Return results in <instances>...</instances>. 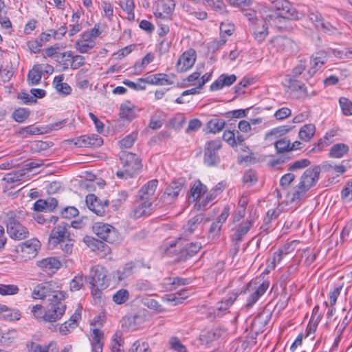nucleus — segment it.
<instances>
[{
	"label": "nucleus",
	"mask_w": 352,
	"mask_h": 352,
	"mask_svg": "<svg viewBox=\"0 0 352 352\" xmlns=\"http://www.w3.org/2000/svg\"><path fill=\"white\" fill-rule=\"evenodd\" d=\"M67 223L61 221L51 231L48 247L50 249L59 248L67 254H71L74 246V240L71 238Z\"/></svg>",
	"instance_id": "1"
},
{
	"label": "nucleus",
	"mask_w": 352,
	"mask_h": 352,
	"mask_svg": "<svg viewBox=\"0 0 352 352\" xmlns=\"http://www.w3.org/2000/svg\"><path fill=\"white\" fill-rule=\"evenodd\" d=\"M272 7L275 12L266 16V20L270 24L275 23L280 19H298V13L287 0H274Z\"/></svg>",
	"instance_id": "2"
},
{
	"label": "nucleus",
	"mask_w": 352,
	"mask_h": 352,
	"mask_svg": "<svg viewBox=\"0 0 352 352\" xmlns=\"http://www.w3.org/2000/svg\"><path fill=\"white\" fill-rule=\"evenodd\" d=\"M123 170L117 171L118 178L127 179L132 177L141 168V162L138 155L132 153L122 151L120 155Z\"/></svg>",
	"instance_id": "3"
},
{
	"label": "nucleus",
	"mask_w": 352,
	"mask_h": 352,
	"mask_svg": "<svg viewBox=\"0 0 352 352\" xmlns=\"http://www.w3.org/2000/svg\"><path fill=\"white\" fill-rule=\"evenodd\" d=\"M34 299L47 300L50 305H54L63 303L66 298V294L60 290L52 289L51 287H35L32 292Z\"/></svg>",
	"instance_id": "4"
},
{
	"label": "nucleus",
	"mask_w": 352,
	"mask_h": 352,
	"mask_svg": "<svg viewBox=\"0 0 352 352\" xmlns=\"http://www.w3.org/2000/svg\"><path fill=\"white\" fill-rule=\"evenodd\" d=\"M93 232L101 239L108 243H113L118 241L119 234L112 226L103 222H96L94 224Z\"/></svg>",
	"instance_id": "5"
},
{
	"label": "nucleus",
	"mask_w": 352,
	"mask_h": 352,
	"mask_svg": "<svg viewBox=\"0 0 352 352\" xmlns=\"http://www.w3.org/2000/svg\"><path fill=\"white\" fill-rule=\"evenodd\" d=\"M296 241H293L290 243L283 246L281 249L274 252L272 256L269 258L266 263V267L264 270V274H268L275 269L277 264H278L283 258L284 255L289 254L294 250Z\"/></svg>",
	"instance_id": "6"
},
{
	"label": "nucleus",
	"mask_w": 352,
	"mask_h": 352,
	"mask_svg": "<svg viewBox=\"0 0 352 352\" xmlns=\"http://www.w3.org/2000/svg\"><path fill=\"white\" fill-rule=\"evenodd\" d=\"M221 147V141L220 140H214L209 141L206 143L204 153V162L207 166H212L217 164L219 158L217 154V151Z\"/></svg>",
	"instance_id": "7"
},
{
	"label": "nucleus",
	"mask_w": 352,
	"mask_h": 352,
	"mask_svg": "<svg viewBox=\"0 0 352 352\" xmlns=\"http://www.w3.org/2000/svg\"><path fill=\"white\" fill-rule=\"evenodd\" d=\"M197 59L196 51L193 49H188L184 52L179 56L177 64L176 69L178 72L188 71L195 65Z\"/></svg>",
	"instance_id": "8"
},
{
	"label": "nucleus",
	"mask_w": 352,
	"mask_h": 352,
	"mask_svg": "<svg viewBox=\"0 0 352 352\" xmlns=\"http://www.w3.org/2000/svg\"><path fill=\"white\" fill-rule=\"evenodd\" d=\"M175 8V3L173 0H159L155 4V16L158 19H170Z\"/></svg>",
	"instance_id": "9"
},
{
	"label": "nucleus",
	"mask_w": 352,
	"mask_h": 352,
	"mask_svg": "<svg viewBox=\"0 0 352 352\" xmlns=\"http://www.w3.org/2000/svg\"><path fill=\"white\" fill-rule=\"evenodd\" d=\"M320 173V169L318 166H314L306 169L300 178L299 184H300L301 186L310 189L318 182Z\"/></svg>",
	"instance_id": "10"
},
{
	"label": "nucleus",
	"mask_w": 352,
	"mask_h": 352,
	"mask_svg": "<svg viewBox=\"0 0 352 352\" xmlns=\"http://www.w3.org/2000/svg\"><path fill=\"white\" fill-rule=\"evenodd\" d=\"M86 204L89 209L98 216H103L105 213V209L109 204L107 200L101 201L93 194H89L86 197Z\"/></svg>",
	"instance_id": "11"
},
{
	"label": "nucleus",
	"mask_w": 352,
	"mask_h": 352,
	"mask_svg": "<svg viewBox=\"0 0 352 352\" xmlns=\"http://www.w3.org/2000/svg\"><path fill=\"white\" fill-rule=\"evenodd\" d=\"M106 271L104 267L100 265H96L91 269L90 275L87 278L86 283H89L91 286H103L106 284Z\"/></svg>",
	"instance_id": "12"
},
{
	"label": "nucleus",
	"mask_w": 352,
	"mask_h": 352,
	"mask_svg": "<svg viewBox=\"0 0 352 352\" xmlns=\"http://www.w3.org/2000/svg\"><path fill=\"white\" fill-rule=\"evenodd\" d=\"M327 60L324 52H320L313 54L310 59V67L307 72L304 74L303 78L308 80L312 77L316 72L324 65Z\"/></svg>",
	"instance_id": "13"
},
{
	"label": "nucleus",
	"mask_w": 352,
	"mask_h": 352,
	"mask_svg": "<svg viewBox=\"0 0 352 352\" xmlns=\"http://www.w3.org/2000/svg\"><path fill=\"white\" fill-rule=\"evenodd\" d=\"M66 309L67 306L64 303L50 305L45 310V322L52 323L60 320L65 314Z\"/></svg>",
	"instance_id": "14"
},
{
	"label": "nucleus",
	"mask_w": 352,
	"mask_h": 352,
	"mask_svg": "<svg viewBox=\"0 0 352 352\" xmlns=\"http://www.w3.org/2000/svg\"><path fill=\"white\" fill-rule=\"evenodd\" d=\"M230 214V208L226 206L223 208L217 220L214 221L209 229L208 236L211 239H214L220 235L221 229L223 224L226 222Z\"/></svg>",
	"instance_id": "15"
},
{
	"label": "nucleus",
	"mask_w": 352,
	"mask_h": 352,
	"mask_svg": "<svg viewBox=\"0 0 352 352\" xmlns=\"http://www.w3.org/2000/svg\"><path fill=\"white\" fill-rule=\"evenodd\" d=\"M309 189L298 184L293 190L287 194V201L296 206H299L301 202L305 199L307 192Z\"/></svg>",
	"instance_id": "16"
},
{
	"label": "nucleus",
	"mask_w": 352,
	"mask_h": 352,
	"mask_svg": "<svg viewBox=\"0 0 352 352\" xmlns=\"http://www.w3.org/2000/svg\"><path fill=\"white\" fill-rule=\"evenodd\" d=\"M41 246L40 241L36 239H32L25 241L21 245L22 256L25 259L34 258Z\"/></svg>",
	"instance_id": "17"
},
{
	"label": "nucleus",
	"mask_w": 352,
	"mask_h": 352,
	"mask_svg": "<svg viewBox=\"0 0 352 352\" xmlns=\"http://www.w3.org/2000/svg\"><path fill=\"white\" fill-rule=\"evenodd\" d=\"M252 225L253 219L252 218H248L245 221L240 223L234 230V233L231 236L232 241L236 243L242 241L244 236L252 227Z\"/></svg>",
	"instance_id": "18"
},
{
	"label": "nucleus",
	"mask_w": 352,
	"mask_h": 352,
	"mask_svg": "<svg viewBox=\"0 0 352 352\" xmlns=\"http://www.w3.org/2000/svg\"><path fill=\"white\" fill-rule=\"evenodd\" d=\"M236 80V75L223 74L210 85V89L212 91L221 90L225 87L231 86Z\"/></svg>",
	"instance_id": "19"
},
{
	"label": "nucleus",
	"mask_w": 352,
	"mask_h": 352,
	"mask_svg": "<svg viewBox=\"0 0 352 352\" xmlns=\"http://www.w3.org/2000/svg\"><path fill=\"white\" fill-rule=\"evenodd\" d=\"M151 210L152 202L140 199L132 209L131 216L134 219H138L149 215Z\"/></svg>",
	"instance_id": "20"
},
{
	"label": "nucleus",
	"mask_w": 352,
	"mask_h": 352,
	"mask_svg": "<svg viewBox=\"0 0 352 352\" xmlns=\"http://www.w3.org/2000/svg\"><path fill=\"white\" fill-rule=\"evenodd\" d=\"M140 81L153 85H170L173 84V80L168 75L161 73L140 78Z\"/></svg>",
	"instance_id": "21"
},
{
	"label": "nucleus",
	"mask_w": 352,
	"mask_h": 352,
	"mask_svg": "<svg viewBox=\"0 0 352 352\" xmlns=\"http://www.w3.org/2000/svg\"><path fill=\"white\" fill-rule=\"evenodd\" d=\"M272 47L276 52L285 53L290 51L294 43L288 38L283 36H277L274 38L271 41Z\"/></svg>",
	"instance_id": "22"
},
{
	"label": "nucleus",
	"mask_w": 352,
	"mask_h": 352,
	"mask_svg": "<svg viewBox=\"0 0 352 352\" xmlns=\"http://www.w3.org/2000/svg\"><path fill=\"white\" fill-rule=\"evenodd\" d=\"M157 185L158 181L157 179H152L145 184L139 190L138 195L140 199L151 201L154 198Z\"/></svg>",
	"instance_id": "23"
},
{
	"label": "nucleus",
	"mask_w": 352,
	"mask_h": 352,
	"mask_svg": "<svg viewBox=\"0 0 352 352\" xmlns=\"http://www.w3.org/2000/svg\"><path fill=\"white\" fill-rule=\"evenodd\" d=\"M237 298V293H232L228 298L222 300L215 309H213V316L209 318H215L222 316L228 310V309L233 304Z\"/></svg>",
	"instance_id": "24"
},
{
	"label": "nucleus",
	"mask_w": 352,
	"mask_h": 352,
	"mask_svg": "<svg viewBox=\"0 0 352 352\" xmlns=\"http://www.w3.org/2000/svg\"><path fill=\"white\" fill-rule=\"evenodd\" d=\"M37 265L43 271L54 273L61 266V262L56 257H47L37 261Z\"/></svg>",
	"instance_id": "25"
},
{
	"label": "nucleus",
	"mask_w": 352,
	"mask_h": 352,
	"mask_svg": "<svg viewBox=\"0 0 352 352\" xmlns=\"http://www.w3.org/2000/svg\"><path fill=\"white\" fill-rule=\"evenodd\" d=\"M7 232L10 236L16 240L23 239L28 236V230L26 228L23 226L21 223H10L9 226H7Z\"/></svg>",
	"instance_id": "26"
},
{
	"label": "nucleus",
	"mask_w": 352,
	"mask_h": 352,
	"mask_svg": "<svg viewBox=\"0 0 352 352\" xmlns=\"http://www.w3.org/2000/svg\"><path fill=\"white\" fill-rule=\"evenodd\" d=\"M96 41L88 37L87 34L82 33L80 35L79 39L75 43V47L78 52L85 54L92 50L96 46Z\"/></svg>",
	"instance_id": "27"
},
{
	"label": "nucleus",
	"mask_w": 352,
	"mask_h": 352,
	"mask_svg": "<svg viewBox=\"0 0 352 352\" xmlns=\"http://www.w3.org/2000/svg\"><path fill=\"white\" fill-rule=\"evenodd\" d=\"M184 186V182L182 179L173 181L166 188L164 192V199L167 201H173L177 199L179 192L182 190Z\"/></svg>",
	"instance_id": "28"
},
{
	"label": "nucleus",
	"mask_w": 352,
	"mask_h": 352,
	"mask_svg": "<svg viewBox=\"0 0 352 352\" xmlns=\"http://www.w3.org/2000/svg\"><path fill=\"white\" fill-rule=\"evenodd\" d=\"M91 351L102 352L104 345V333L98 329H94L91 332Z\"/></svg>",
	"instance_id": "29"
},
{
	"label": "nucleus",
	"mask_w": 352,
	"mask_h": 352,
	"mask_svg": "<svg viewBox=\"0 0 352 352\" xmlns=\"http://www.w3.org/2000/svg\"><path fill=\"white\" fill-rule=\"evenodd\" d=\"M266 19L259 21L258 23H255L252 25V30L255 39L258 42H262L265 40L268 34L267 28L266 26Z\"/></svg>",
	"instance_id": "30"
},
{
	"label": "nucleus",
	"mask_w": 352,
	"mask_h": 352,
	"mask_svg": "<svg viewBox=\"0 0 352 352\" xmlns=\"http://www.w3.org/2000/svg\"><path fill=\"white\" fill-rule=\"evenodd\" d=\"M201 248V245L198 242L187 244L181 251L179 260L182 261L188 260L195 256L200 250Z\"/></svg>",
	"instance_id": "31"
},
{
	"label": "nucleus",
	"mask_w": 352,
	"mask_h": 352,
	"mask_svg": "<svg viewBox=\"0 0 352 352\" xmlns=\"http://www.w3.org/2000/svg\"><path fill=\"white\" fill-rule=\"evenodd\" d=\"M30 177V175H27L26 170L24 168L6 174L3 180L8 183H14L18 182H25Z\"/></svg>",
	"instance_id": "32"
},
{
	"label": "nucleus",
	"mask_w": 352,
	"mask_h": 352,
	"mask_svg": "<svg viewBox=\"0 0 352 352\" xmlns=\"http://www.w3.org/2000/svg\"><path fill=\"white\" fill-rule=\"evenodd\" d=\"M207 191V188L199 180H197L193 184L190 190L188 200L194 202L204 193Z\"/></svg>",
	"instance_id": "33"
},
{
	"label": "nucleus",
	"mask_w": 352,
	"mask_h": 352,
	"mask_svg": "<svg viewBox=\"0 0 352 352\" xmlns=\"http://www.w3.org/2000/svg\"><path fill=\"white\" fill-rule=\"evenodd\" d=\"M292 127L287 125H282L277 126L267 131L265 134V139L267 141H272L287 133L292 130Z\"/></svg>",
	"instance_id": "34"
},
{
	"label": "nucleus",
	"mask_w": 352,
	"mask_h": 352,
	"mask_svg": "<svg viewBox=\"0 0 352 352\" xmlns=\"http://www.w3.org/2000/svg\"><path fill=\"white\" fill-rule=\"evenodd\" d=\"M26 215L27 214L25 211L23 210H10L6 213L5 221L6 222V225L9 226L10 223H21V221L25 219Z\"/></svg>",
	"instance_id": "35"
},
{
	"label": "nucleus",
	"mask_w": 352,
	"mask_h": 352,
	"mask_svg": "<svg viewBox=\"0 0 352 352\" xmlns=\"http://www.w3.org/2000/svg\"><path fill=\"white\" fill-rule=\"evenodd\" d=\"M62 57L65 58L66 60H72L71 68L72 69H77L85 64V57L81 55H74L72 51H67L62 53Z\"/></svg>",
	"instance_id": "36"
},
{
	"label": "nucleus",
	"mask_w": 352,
	"mask_h": 352,
	"mask_svg": "<svg viewBox=\"0 0 352 352\" xmlns=\"http://www.w3.org/2000/svg\"><path fill=\"white\" fill-rule=\"evenodd\" d=\"M64 76H56L54 78L53 85L56 90L63 95H69L72 91L71 87L66 82H63Z\"/></svg>",
	"instance_id": "37"
},
{
	"label": "nucleus",
	"mask_w": 352,
	"mask_h": 352,
	"mask_svg": "<svg viewBox=\"0 0 352 352\" xmlns=\"http://www.w3.org/2000/svg\"><path fill=\"white\" fill-rule=\"evenodd\" d=\"M6 14V4L3 0H0V25L10 33L12 31V23Z\"/></svg>",
	"instance_id": "38"
},
{
	"label": "nucleus",
	"mask_w": 352,
	"mask_h": 352,
	"mask_svg": "<svg viewBox=\"0 0 352 352\" xmlns=\"http://www.w3.org/2000/svg\"><path fill=\"white\" fill-rule=\"evenodd\" d=\"M316 127L312 124H307L302 126L298 133L299 138L304 142H309L314 135Z\"/></svg>",
	"instance_id": "39"
},
{
	"label": "nucleus",
	"mask_w": 352,
	"mask_h": 352,
	"mask_svg": "<svg viewBox=\"0 0 352 352\" xmlns=\"http://www.w3.org/2000/svg\"><path fill=\"white\" fill-rule=\"evenodd\" d=\"M203 219L204 217L202 214H197L189 219L187 224L184 227L186 234L188 235L193 233Z\"/></svg>",
	"instance_id": "40"
},
{
	"label": "nucleus",
	"mask_w": 352,
	"mask_h": 352,
	"mask_svg": "<svg viewBox=\"0 0 352 352\" xmlns=\"http://www.w3.org/2000/svg\"><path fill=\"white\" fill-rule=\"evenodd\" d=\"M43 74L38 66L34 65L32 69L30 70L28 75V81L30 85H36L39 83L42 78Z\"/></svg>",
	"instance_id": "41"
},
{
	"label": "nucleus",
	"mask_w": 352,
	"mask_h": 352,
	"mask_svg": "<svg viewBox=\"0 0 352 352\" xmlns=\"http://www.w3.org/2000/svg\"><path fill=\"white\" fill-rule=\"evenodd\" d=\"M188 294L186 291L182 290L179 292H177L173 294H168L165 295L164 297V300L172 302L173 305H177L179 303L182 302V300L187 298Z\"/></svg>",
	"instance_id": "42"
},
{
	"label": "nucleus",
	"mask_w": 352,
	"mask_h": 352,
	"mask_svg": "<svg viewBox=\"0 0 352 352\" xmlns=\"http://www.w3.org/2000/svg\"><path fill=\"white\" fill-rule=\"evenodd\" d=\"M265 292L266 287H257L254 291L250 293L247 299L245 307L248 309L251 308Z\"/></svg>",
	"instance_id": "43"
},
{
	"label": "nucleus",
	"mask_w": 352,
	"mask_h": 352,
	"mask_svg": "<svg viewBox=\"0 0 352 352\" xmlns=\"http://www.w3.org/2000/svg\"><path fill=\"white\" fill-rule=\"evenodd\" d=\"M120 8L127 14V19L133 21L135 19L133 0H120Z\"/></svg>",
	"instance_id": "44"
},
{
	"label": "nucleus",
	"mask_w": 352,
	"mask_h": 352,
	"mask_svg": "<svg viewBox=\"0 0 352 352\" xmlns=\"http://www.w3.org/2000/svg\"><path fill=\"white\" fill-rule=\"evenodd\" d=\"M226 122L222 119L214 118L207 123L208 132L216 133L221 131L225 126Z\"/></svg>",
	"instance_id": "45"
},
{
	"label": "nucleus",
	"mask_w": 352,
	"mask_h": 352,
	"mask_svg": "<svg viewBox=\"0 0 352 352\" xmlns=\"http://www.w3.org/2000/svg\"><path fill=\"white\" fill-rule=\"evenodd\" d=\"M120 115L122 118L127 120L133 119L135 117V107L130 103L122 104L120 107Z\"/></svg>",
	"instance_id": "46"
},
{
	"label": "nucleus",
	"mask_w": 352,
	"mask_h": 352,
	"mask_svg": "<svg viewBox=\"0 0 352 352\" xmlns=\"http://www.w3.org/2000/svg\"><path fill=\"white\" fill-rule=\"evenodd\" d=\"M216 198V195L210 191L202 199L199 200L195 204V207L197 210H205L212 205V202Z\"/></svg>",
	"instance_id": "47"
},
{
	"label": "nucleus",
	"mask_w": 352,
	"mask_h": 352,
	"mask_svg": "<svg viewBox=\"0 0 352 352\" xmlns=\"http://www.w3.org/2000/svg\"><path fill=\"white\" fill-rule=\"evenodd\" d=\"M206 5L218 14L226 12V5L223 0H205Z\"/></svg>",
	"instance_id": "48"
},
{
	"label": "nucleus",
	"mask_w": 352,
	"mask_h": 352,
	"mask_svg": "<svg viewBox=\"0 0 352 352\" xmlns=\"http://www.w3.org/2000/svg\"><path fill=\"white\" fill-rule=\"evenodd\" d=\"M349 151V147L344 144H334L330 151V155L332 157L340 158Z\"/></svg>",
	"instance_id": "49"
},
{
	"label": "nucleus",
	"mask_w": 352,
	"mask_h": 352,
	"mask_svg": "<svg viewBox=\"0 0 352 352\" xmlns=\"http://www.w3.org/2000/svg\"><path fill=\"white\" fill-rule=\"evenodd\" d=\"M143 304L148 309L153 310L155 314L164 313L165 311L162 306L153 298H146L143 299Z\"/></svg>",
	"instance_id": "50"
},
{
	"label": "nucleus",
	"mask_w": 352,
	"mask_h": 352,
	"mask_svg": "<svg viewBox=\"0 0 352 352\" xmlns=\"http://www.w3.org/2000/svg\"><path fill=\"white\" fill-rule=\"evenodd\" d=\"M285 81L288 84L289 87L294 91H302L306 90L305 84L297 80V78L287 76Z\"/></svg>",
	"instance_id": "51"
},
{
	"label": "nucleus",
	"mask_w": 352,
	"mask_h": 352,
	"mask_svg": "<svg viewBox=\"0 0 352 352\" xmlns=\"http://www.w3.org/2000/svg\"><path fill=\"white\" fill-rule=\"evenodd\" d=\"M1 317L7 320H18L20 319L21 314L19 311L9 309L6 306V309H2Z\"/></svg>",
	"instance_id": "52"
},
{
	"label": "nucleus",
	"mask_w": 352,
	"mask_h": 352,
	"mask_svg": "<svg viewBox=\"0 0 352 352\" xmlns=\"http://www.w3.org/2000/svg\"><path fill=\"white\" fill-rule=\"evenodd\" d=\"M138 138V132L133 131L131 133L125 136L122 140L119 142L120 146L122 148H131L135 141Z\"/></svg>",
	"instance_id": "53"
},
{
	"label": "nucleus",
	"mask_w": 352,
	"mask_h": 352,
	"mask_svg": "<svg viewBox=\"0 0 352 352\" xmlns=\"http://www.w3.org/2000/svg\"><path fill=\"white\" fill-rule=\"evenodd\" d=\"M30 113L28 109L19 108L14 111L12 118L17 122H23L29 117Z\"/></svg>",
	"instance_id": "54"
},
{
	"label": "nucleus",
	"mask_w": 352,
	"mask_h": 352,
	"mask_svg": "<svg viewBox=\"0 0 352 352\" xmlns=\"http://www.w3.org/2000/svg\"><path fill=\"white\" fill-rule=\"evenodd\" d=\"M222 335V332L219 329H212L202 336V340H205L207 343L212 342L217 340Z\"/></svg>",
	"instance_id": "55"
},
{
	"label": "nucleus",
	"mask_w": 352,
	"mask_h": 352,
	"mask_svg": "<svg viewBox=\"0 0 352 352\" xmlns=\"http://www.w3.org/2000/svg\"><path fill=\"white\" fill-rule=\"evenodd\" d=\"M129 298V292L125 289H120L113 296V300L118 305L126 302Z\"/></svg>",
	"instance_id": "56"
},
{
	"label": "nucleus",
	"mask_w": 352,
	"mask_h": 352,
	"mask_svg": "<svg viewBox=\"0 0 352 352\" xmlns=\"http://www.w3.org/2000/svg\"><path fill=\"white\" fill-rule=\"evenodd\" d=\"M192 283L190 278H183L179 277H170L166 279V283L164 285L170 286H182L186 285Z\"/></svg>",
	"instance_id": "57"
},
{
	"label": "nucleus",
	"mask_w": 352,
	"mask_h": 352,
	"mask_svg": "<svg viewBox=\"0 0 352 352\" xmlns=\"http://www.w3.org/2000/svg\"><path fill=\"white\" fill-rule=\"evenodd\" d=\"M129 352H151L149 345L146 342L135 341L131 349Z\"/></svg>",
	"instance_id": "58"
},
{
	"label": "nucleus",
	"mask_w": 352,
	"mask_h": 352,
	"mask_svg": "<svg viewBox=\"0 0 352 352\" xmlns=\"http://www.w3.org/2000/svg\"><path fill=\"white\" fill-rule=\"evenodd\" d=\"M339 103L342 109V113L345 116L352 115V102L348 98L341 97L339 100Z\"/></svg>",
	"instance_id": "59"
},
{
	"label": "nucleus",
	"mask_w": 352,
	"mask_h": 352,
	"mask_svg": "<svg viewBox=\"0 0 352 352\" xmlns=\"http://www.w3.org/2000/svg\"><path fill=\"white\" fill-rule=\"evenodd\" d=\"M170 349L176 352H188L186 346L177 337H172L169 340Z\"/></svg>",
	"instance_id": "60"
},
{
	"label": "nucleus",
	"mask_w": 352,
	"mask_h": 352,
	"mask_svg": "<svg viewBox=\"0 0 352 352\" xmlns=\"http://www.w3.org/2000/svg\"><path fill=\"white\" fill-rule=\"evenodd\" d=\"M310 164V162L307 159H300L291 163L288 170L290 171L305 168Z\"/></svg>",
	"instance_id": "61"
},
{
	"label": "nucleus",
	"mask_w": 352,
	"mask_h": 352,
	"mask_svg": "<svg viewBox=\"0 0 352 352\" xmlns=\"http://www.w3.org/2000/svg\"><path fill=\"white\" fill-rule=\"evenodd\" d=\"M234 31V26L232 23L225 21L220 25V35L226 37L232 34Z\"/></svg>",
	"instance_id": "62"
},
{
	"label": "nucleus",
	"mask_w": 352,
	"mask_h": 352,
	"mask_svg": "<svg viewBox=\"0 0 352 352\" xmlns=\"http://www.w3.org/2000/svg\"><path fill=\"white\" fill-rule=\"evenodd\" d=\"M84 243L90 248L93 251L99 249L100 247L103 245V243L90 236H86L83 238Z\"/></svg>",
	"instance_id": "63"
},
{
	"label": "nucleus",
	"mask_w": 352,
	"mask_h": 352,
	"mask_svg": "<svg viewBox=\"0 0 352 352\" xmlns=\"http://www.w3.org/2000/svg\"><path fill=\"white\" fill-rule=\"evenodd\" d=\"M31 312L37 320L45 322V310L41 305L33 306Z\"/></svg>",
	"instance_id": "64"
}]
</instances>
